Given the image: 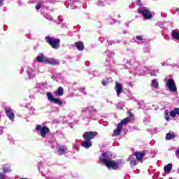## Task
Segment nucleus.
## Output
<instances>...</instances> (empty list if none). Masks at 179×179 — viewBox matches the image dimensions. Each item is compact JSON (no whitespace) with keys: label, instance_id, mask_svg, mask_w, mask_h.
I'll use <instances>...</instances> for the list:
<instances>
[{"label":"nucleus","instance_id":"0eeeda50","mask_svg":"<svg viewBox=\"0 0 179 179\" xmlns=\"http://www.w3.org/2000/svg\"><path fill=\"white\" fill-rule=\"evenodd\" d=\"M36 131H40L41 136L42 138H45V135L50 132V129L48 127H43L37 125L36 128Z\"/></svg>","mask_w":179,"mask_h":179},{"label":"nucleus","instance_id":"79ce46f5","mask_svg":"<svg viewBox=\"0 0 179 179\" xmlns=\"http://www.w3.org/2000/svg\"><path fill=\"white\" fill-rule=\"evenodd\" d=\"M176 12H179V8H176Z\"/></svg>","mask_w":179,"mask_h":179},{"label":"nucleus","instance_id":"b1692460","mask_svg":"<svg viewBox=\"0 0 179 179\" xmlns=\"http://www.w3.org/2000/svg\"><path fill=\"white\" fill-rule=\"evenodd\" d=\"M84 111L85 113H87V111H94V112H96L97 110L93 108V106H89L86 108V110H84Z\"/></svg>","mask_w":179,"mask_h":179},{"label":"nucleus","instance_id":"4468645a","mask_svg":"<svg viewBox=\"0 0 179 179\" xmlns=\"http://www.w3.org/2000/svg\"><path fill=\"white\" fill-rule=\"evenodd\" d=\"M179 115V108H175L173 110L170 111L169 115L170 117H176V115Z\"/></svg>","mask_w":179,"mask_h":179},{"label":"nucleus","instance_id":"58836bf2","mask_svg":"<svg viewBox=\"0 0 179 179\" xmlns=\"http://www.w3.org/2000/svg\"><path fill=\"white\" fill-rule=\"evenodd\" d=\"M3 131H2V127H0V135H2Z\"/></svg>","mask_w":179,"mask_h":179},{"label":"nucleus","instance_id":"cd10ccee","mask_svg":"<svg viewBox=\"0 0 179 179\" xmlns=\"http://www.w3.org/2000/svg\"><path fill=\"white\" fill-rule=\"evenodd\" d=\"M3 173H10L12 170L10 168L3 167Z\"/></svg>","mask_w":179,"mask_h":179},{"label":"nucleus","instance_id":"bb28decb","mask_svg":"<svg viewBox=\"0 0 179 179\" xmlns=\"http://www.w3.org/2000/svg\"><path fill=\"white\" fill-rule=\"evenodd\" d=\"M136 38L137 40H140V41H143L144 40H145L143 36L142 35H138Z\"/></svg>","mask_w":179,"mask_h":179},{"label":"nucleus","instance_id":"4be33fe9","mask_svg":"<svg viewBox=\"0 0 179 179\" xmlns=\"http://www.w3.org/2000/svg\"><path fill=\"white\" fill-rule=\"evenodd\" d=\"M46 96L50 101H52L55 99L54 98V96H52V94L51 92H47Z\"/></svg>","mask_w":179,"mask_h":179},{"label":"nucleus","instance_id":"aec40b11","mask_svg":"<svg viewBox=\"0 0 179 179\" xmlns=\"http://www.w3.org/2000/svg\"><path fill=\"white\" fill-rule=\"evenodd\" d=\"M151 86L155 89H157V87H159V83L157 82V80H152L151 82Z\"/></svg>","mask_w":179,"mask_h":179},{"label":"nucleus","instance_id":"a878e982","mask_svg":"<svg viewBox=\"0 0 179 179\" xmlns=\"http://www.w3.org/2000/svg\"><path fill=\"white\" fill-rule=\"evenodd\" d=\"M76 48L78 51H83V50H85V46L83 45H76Z\"/></svg>","mask_w":179,"mask_h":179},{"label":"nucleus","instance_id":"20e7f679","mask_svg":"<svg viewBox=\"0 0 179 179\" xmlns=\"http://www.w3.org/2000/svg\"><path fill=\"white\" fill-rule=\"evenodd\" d=\"M45 40L49 45H59V43H61V39L55 38L50 36H45Z\"/></svg>","mask_w":179,"mask_h":179},{"label":"nucleus","instance_id":"4c0bfd02","mask_svg":"<svg viewBox=\"0 0 179 179\" xmlns=\"http://www.w3.org/2000/svg\"><path fill=\"white\" fill-rule=\"evenodd\" d=\"M3 5V0H0V6H2Z\"/></svg>","mask_w":179,"mask_h":179},{"label":"nucleus","instance_id":"dca6fc26","mask_svg":"<svg viewBox=\"0 0 179 179\" xmlns=\"http://www.w3.org/2000/svg\"><path fill=\"white\" fill-rule=\"evenodd\" d=\"M176 138V134L174 133H168L166 135V140L171 141V139H174Z\"/></svg>","mask_w":179,"mask_h":179},{"label":"nucleus","instance_id":"f257e3e1","mask_svg":"<svg viewBox=\"0 0 179 179\" xmlns=\"http://www.w3.org/2000/svg\"><path fill=\"white\" fill-rule=\"evenodd\" d=\"M96 136H97L96 131L85 132L83 135V137L85 139V141H83L81 144L82 146H83V148H85V149H89V148H92V139H94Z\"/></svg>","mask_w":179,"mask_h":179},{"label":"nucleus","instance_id":"ea45409f","mask_svg":"<svg viewBox=\"0 0 179 179\" xmlns=\"http://www.w3.org/2000/svg\"><path fill=\"white\" fill-rule=\"evenodd\" d=\"M150 50L148 48H147V51H145V52H149Z\"/></svg>","mask_w":179,"mask_h":179},{"label":"nucleus","instance_id":"393cba45","mask_svg":"<svg viewBox=\"0 0 179 179\" xmlns=\"http://www.w3.org/2000/svg\"><path fill=\"white\" fill-rule=\"evenodd\" d=\"M41 6H43V3L41 2H38L36 6H35V9L36 10H38L40 9H41Z\"/></svg>","mask_w":179,"mask_h":179},{"label":"nucleus","instance_id":"f704fd0d","mask_svg":"<svg viewBox=\"0 0 179 179\" xmlns=\"http://www.w3.org/2000/svg\"><path fill=\"white\" fill-rule=\"evenodd\" d=\"M29 110L31 111V113L34 114V111H36V109L34 107L29 108Z\"/></svg>","mask_w":179,"mask_h":179},{"label":"nucleus","instance_id":"c756f323","mask_svg":"<svg viewBox=\"0 0 179 179\" xmlns=\"http://www.w3.org/2000/svg\"><path fill=\"white\" fill-rule=\"evenodd\" d=\"M130 164H133V166H136V159H132L130 161Z\"/></svg>","mask_w":179,"mask_h":179},{"label":"nucleus","instance_id":"a211bd4d","mask_svg":"<svg viewBox=\"0 0 179 179\" xmlns=\"http://www.w3.org/2000/svg\"><path fill=\"white\" fill-rule=\"evenodd\" d=\"M134 155L136 156L137 160H142L145 156V154L143 152H136L134 153Z\"/></svg>","mask_w":179,"mask_h":179},{"label":"nucleus","instance_id":"9d476101","mask_svg":"<svg viewBox=\"0 0 179 179\" xmlns=\"http://www.w3.org/2000/svg\"><path fill=\"white\" fill-rule=\"evenodd\" d=\"M115 90L117 93V97H120L121 93L124 92V90L122 89V85L118 82H115Z\"/></svg>","mask_w":179,"mask_h":179},{"label":"nucleus","instance_id":"412c9836","mask_svg":"<svg viewBox=\"0 0 179 179\" xmlns=\"http://www.w3.org/2000/svg\"><path fill=\"white\" fill-rule=\"evenodd\" d=\"M57 94L59 96L64 95V88L62 87H59L57 91Z\"/></svg>","mask_w":179,"mask_h":179},{"label":"nucleus","instance_id":"a19ab883","mask_svg":"<svg viewBox=\"0 0 179 179\" xmlns=\"http://www.w3.org/2000/svg\"><path fill=\"white\" fill-rule=\"evenodd\" d=\"M106 62H110V59H106Z\"/></svg>","mask_w":179,"mask_h":179},{"label":"nucleus","instance_id":"6e6552de","mask_svg":"<svg viewBox=\"0 0 179 179\" xmlns=\"http://www.w3.org/2000/svg\"><path fill=\"white\" fill-rule=\"evenodd\" d=\"M111 157H113V154H111V152L106 151L101 154V156L99 157V159H100L101 162H102V163H103V164H104V160L109 162L110 160Z\"/></svg>","mask_w":179,"mask_h":179},{"label":"nucleus","instance_id":"6ab92c4d","mask_svg":"<svg viewBox=\"0 0 179 179\" xmlns=\"http://www.w3.org/2000/svg\"><path fill=\"white\" fill-rule=\"evenodd\" d=\"M52 103H54L55 104H57V106H59L60 107L62 106V101L59 99L55 98Z\"/></svg>","mask_w":179,"mask_h":179},{"label":"nucleus","instance_id":"423d86ee","mask_svg":"<svg viewBox=\"0 0 179 179\" xmlns=\"http://www.w3.org/2000/svg\"><path fill=\"white\" fill-rule=\"evenodd\" d=\"M166 86L170 92H173V93L177 92V87H176V81H174V80L171 78L167 80Z\"/></svg>","mask_w":179,"mask_h":179},{"label":"nucleus","instance_id":"e433bc0d","mask_svg":"<svg viewBox=\"0 0 179 179\" xmlns=\"http://www.w3.org/2000/svg\"><path fill=\"white\" fill-rule=\"evenodd\" d=\"M102 85H103V86H106L107 85V81L103 80L102 81Z\"/></svg>","mask_w":179,"mask_h":179},{"label":"nucleus","instance_id":"ddd939ff","mask_svg":"<svg viewBox=\"0 0 179 179\" xmlns=\"http://www.w3.org/2000/svg\"><path fill=\"white\" fill-rule=\"evenodd\" d=\"M172 169H173L172 164H169L168 165H166L164 168V173H166V174L170 173V171H171Z\"/></svg>","mask_w":179,"mask_h":179},{"label":"nucleus","instance_id":"f03ea898","mask_svg":"<svg viewBox=\"0 0 179 179\" xmlns=\"http://www.w3.org/2000/svg\"><path fill=\"white\" fill-rule=\"evenodd\" d=\"M36 61L38 62L43 63V64H48L49 65H59V62L58 60H55V59L52 58H48L43 54H40L37 57H36Z\"/></svg>","mask_w":179,"mask_h":179},{"label":"nucleus","instance_id":"473e14b6","mask_svg":"<svg viewBox=\"0 0 179 179\" xmlns=\"http://www.w3.org/2000/svg\"><path fill=\"white\" fill-rule=\"evenodd\" d=\"M150 74L151 75V76H156V71H155V70H152L150 72Z\"/></svg>","mask_w":179,"mask_h":179},{"label":"nucleus","instance_id":"72a5a7b5","mask_svg":"<svg viewBox=\"0 0 179 179\" xmlns=\"http://www.w3.org/2000/svg\"><path fill=\"white\" fill-rule=\"evenodd\" d=\"M138 6H142V2L141 0H136Z\"/></svg>","mask_w":179,"mask_h":179},{"label":"nucleus","instance_id":"c85d7f7f","mask_svg":"<svg viewBox=\"0 0 179 179\" xmlns=\"http://www.w3.org/2000/svg\"><path fill=\"white\" fill-rule=\"evenodd\" d=\"M165 119L166 121H170V116L169 115V113H165Z\"/></svg>","mask_w":179,"mask_h":179},{"label":"nucleus","instance_id":"f8f14e48","mask_svg":"<svg viewBox=\"0 0 179 179\" xmlns=\"http://www.w3.org/2000/svg\"><path fill=\"white\" fill-rule=\"evenodd\" d=\"M59 153L60 155H65V153H68V148L65 145H60L59 148Z\"/></svg>","mask_w":179,"mask_h":179},{"label":"nucleus","instance_id":"7ed1b4c3","mask_svg":"<svg viewBox=\"0 0 179 179\" xmlns=\"http://www.w3.org/2000/svg\"><path fill=\"white\" fill-rule=\"evenodd\" d=\"M138 13H140L143 15L145 20H148L149 19H152L153 17V15H152V13L149 10V8H143L142 9L138 10Z\"/></svg>","mask_w":179,"mask_h":179},{"label":"nucleus","instance_id":"7c9ffc66","mask_svg":"<svg viewBox=\"0 0 179 179\" xmlns=\"http://www.w3.org/2000/svg\"><path fill=\"white\" fill-rule=\"evenodd\" d=\"M6 177L5 176V174L3 173L0 172V179H6Z\"/></svg>","mask_w":179,"mask_h":179},{"label":"nucleus","instance_id":"2f4dec72","mask_svg":"<svg viewBox=\"0 0 179 179\" xmlns=\"http://www.w3.org/2000/svg\"><path fill=\"white\" fill-rule=\"evenodd\" d=\"M75 45H83V41L76 42Z\"/></svg>","mask_w":179,"mask_h":179},{"label":"nucleus","instance_id":"1a4fd4ad","mask_svg":"<svg viewBox=\"0 0 179 179\" xmlns=\"http://www.w3.org/2000/svg\"><path fill=\"white\" fill-rule=\"evenodd\" d=\"M5 113L10 121H15V113H13V110H12V108L6 107Z\"/></svg>","mask_w":179,"mask_h":179},{"label":"nucleus","instance_id":"9b49d317","mask_svg":"<svg viewBox=\"0 0 179 179\" xmlns=\"http://www.w3.org/2000/svg\"><path fill=\"white\" fill-rule=\"evenodd\" d=\"M122 131V126H121V124H118L117 129L114 130L113 133L116 136H118L119 135H121Z\"/></svg>","mask_w":179,"mask_h":179},{"label":"nucleus","instance_id":"37998d69","mask_svg":"<svg viewBox=\"0 0 179 179\" xmlns=\"http://www.w3.org/2000/svg\"><path fill=\"white\" fill-rule=\"evenodd\" d=\"M0 117H1V113H0Z\"/></svg>","mask_w":179,"mask_h":179},{"label":"nucleus","instance_id":"c9c22d12","mask_svg":"<svg viewBox=\"0 0 179 179\" xmlns=\"http://www.w3.org/2000/svg\"><path fill=\"white\" fill-rule=\"evenodd\" d=\"M52 48H54V50H58L59 48V45H52Z\"/></svg>","mask_w":179,"mask_h":179},{"label":"nucleus","instance_id":"f3484780","mask_svg":"<svg viewBox=\"0 0 179 179\" xmlns=\"http://www.w3.org/2000/svg\"><path fill=\"white\" fill-rule=\"evenodd\" d=\"M172 38L175 40H179V31H176V30H173L171 32Z\"/></svg>","mask_w":179,"mask_h":179},{"label":"nucleus","instance_id":"39448f33","mask_svg":"<svg viewBox=\"0 0 179 179\" xmlns=\"http://www.w3.org/2000/svg\"><path fill=\"white\" fill-rule=\"evenodd\" d=\"M108 169H113V170H118L120 166H118V163L115 162L114 160L110 159L109 161L104 160V164Z\"/></svg>","mask_w":179,"mask_h":179},{"label":"nucleus","instance_id":"2eb2a0df","mask_svg":"<svg viewBox=\"0 0 179 179\" xmlns=\"http://www.w3.org/2000/svg\"><path fill=\"white\" fill-rule=\"evenodd\" d=\"M129 122H131V117H127L123 119L119 124H121V127L122 128V125H127V124H128Z\"/></svg>","mask_w":179,"mask_h":179},{"label":"nucleus","instance_id":"5701e85b","mask_svg":"<svg viewBox=\"0 0 179 179\" xmlns=\"http://www.w3.org/2000/svg\"><path fill=\"white\" fill-rule=\"evenodd\" d=\"M105 54L109 57L110 58H112V57H114V52L107 50L105 51Z\"/></svg>","mask_w":179,"mask_h":179}]
</instances>
